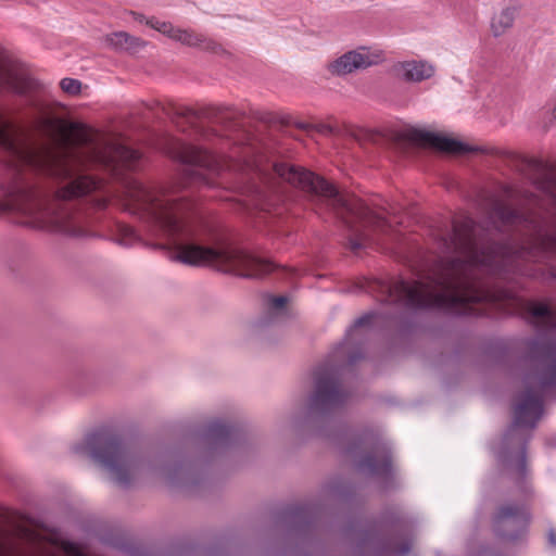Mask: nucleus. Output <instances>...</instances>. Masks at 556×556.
Returning <instances> with one entry per match:
<instances>
[{"label": "nucleus", "mask_w": 556, "mask_h": 556, "mask_svg": "<svg viewBox=\"0 0 556 556\" xmlns=\"http://www.w3.org/2000/svg\"><path fill=\"white\" fill-rule=\"evenodd\" d=\"M341 400L338 382L332 379H318L314 402L323 405H334Z\"/></svg>", "instance_id": "dca6fc26"}, {"label": "nucleus", "mask_w": 556, "mask_h": 556, "mask_svg": "<svg viewBox=\"0 0 556 556\" xmlns=\"http://www.w3.org/2000/svg\"><path fill=\"white\" fill-rule=\"evenodd\" d=\"M371 317H372V315H365V316L358 318L356 320L354 327L357 328V327H362V326L369 324Z\"/></svg>", "instance_id": "393cba45"}, {"label": "nucleus", "mask_w": 556, "mask_h": 556, "mask_svg": "<svg viewBox=\"0 0 556 556\" xmlns=\"http://www.w3.org/2000/svg\"><path fill=\"white\" fill-rule=\"evenodd\" d=\"M212 430H213L214 434L218 438L228 435V433H229V428L226 427L225 425H219V424L215 425Z\"/></svg>", "instance_id": "b1692460"}, {"label": "nucleus", "mask_w": 556, "mask_h": 556, "mask_svg": "<svg viewBox=\"0 0 556 556\" xmlns=\"http://www.w3.org/2000/svg\"><path fill=\"white\" fill-rule=\"evenodd\" d=\"M287 301L288 299L283 295L268 296L267 305L271 312L279 314L285 309Z\"/></svg>", "instance_id": "412c9836"}, {"label": "nucleus", "mask_w": 556, "mask_h": 556, "mask_svg": "<svg viewBox=\"0 0 556 556\" xmlns=\"http://www.w3.org/2000/svg\"><path fill=\"white\" fill-rule=\"evenodd\" d=\"M447 249L455 255L450 261H441L426 281L400 280L390 287L392 300L408 307H437L456 314H476L470 305L491 298L476 271L495 268L500 264V249L481 245L470 219L454 226Z\"/></svg>", "instance_id": "f03ea898"}, {"label": "nucleus", "mask_w": 556, "mask_h": 556, "mask_svg": "<svg viewBox=\"0 0 556 556\" xmlns=\"http://www.w3.org/2000/svg\"><path fill=\"white\" fill-rule=\"evenodd\" d=\"M410 549V546L408 544H405L400 551H399V554L400 555H405L409 552Z\"/></svg>", "instance_id": "cd10ccee"}, {"label": "nucleus", "mask_w": 556, "mask_h": 556, "mask_svg": "<svg viewBox=\"0 0 556 556\" xmlns=\"http://www.w3.org/2000/svg\"><path fill=\"white\" fill-rule=\"evenodd\" d=\"M507 536H508L509 539H515V538H516V536H515V535H513V534H508Z\"/></svg>", "instance_id": "7c9ffc66"}, {"label": "nucleus", "mask_w": 556, "mask_h": 556, "mask_svg": "<svg viewBox=\"0 0 556 556\" xmlns=\"http://www.w3.org/2000/svg\"><path fill=\"white\" fill-rule=\"evenodd\" d=\"M124 238L121 240L122 244L130 245L138 239L136 231L130 227L123 228Z\"/></svg>", "instance_id": "4be33fe9"}, {"label": "nucleus", "mask_w": 556, "mask_h": 556, "mask_svg": "<svg viewBox=\"0 0 556 556\" xmlns=\"http://www.w3.org/2000/svg\"><path fill=\"white\" fill-rule=\"evenodd\" d=\"M531 314L534 318L548 328H556V314L548 308L547 305L542 303L532 304L530 307Z\"/></svg>", "instance_id": "f3484780"}, {"label": "nucleus", "mask_w": 556, "mask_h": 556, "mask_svg": "<svg viewBox=\"0 0 556 556\" xmlns=\"http://www.w3.org/2000/svg\"><path fill=\"white\" fill-rule=\"evenodd\" d=\"M60 86L64 92L71 94V96L78 94L81 89V83L78 79L68 78V77L63 78L60 81Z\"/></svg>", "instance_id": "aec40b11"}, {"label": "nucleus", "mask_w": 556, "mask_h": 556, "mask_svg": "<svg viewBox=\"0 0 556 556\" xmlns=\"http://www.w3.org/2000/svg\"><path fill=\"white\" fill-rule=\"evenodd\" d=\"M520 9L521 5L518 1L510 0L495 11L490 22L491 34L494 37H501L507 34L514 27Z\"/></svg>", "instance_id": "f8f14e48"}, {"label": "nucleus", "mask_w": 556, "mask_h": 556, "mask_svg": "<svg viewBox=\"0 0 556 556\" xmlns=\"http://www.w3.org/2000/svg\"><path fill=\"white\" fill-rule=\"evenodd\" d=\"M125 208L149 226L151 235L169 245V258L190 266H214L240 277L256 278L273 270L271 263L229 245L204 247L188 215L189 204L163 190L129 179L124 188Z\"/></svg>", "instance_id": "f257e3e1"}, {"label": "nucleus", "mask_w": 556, "mask_h": 556, "mask_svg": "<svg viewBox=\"0 0 556 556\" xmlns=\"http://www.w3.org/2000/svg\"><path fill=\"white\" fill-rule=\"evenodd\" d=\"M394 75L406 83H421L432 78L435 66L425 59H410L396 62L393 65Z\"/></svg>", "instance_id": "9b49d317"}, {"label": "nucleus", "mask_w": 556, "mask_h": 556, "mask_svg": "<svg viewBox=\"0 0 556 556\" xmlns=\"http://www.w3.org/2000/svg\"><path fill=\"white\" fill-rule=\"evenodd\" d=\"M76 454L91 457L119 486H129L154 471L152 460L118 437L100 430L74 446Z\"/></svg>", "instance_id": "39448f33"}, {"label": "nucleus", "mask_w": 556, "mask_h": 556, "mask_svg": "<svg viewBox=\"0 0 556 556\" xmlns=\"http://www.w3.org/2000/svg\"><path fill=\"white\" fill-rule=\"evenodd\" d=\"M101 42L105 48L115 51L128 52L137 51L146 45L142 39L131 36L126 31H115L108 34L102 37Z\"/></svg>", "instance_id": "2eb2a0df"}, {"label": "nucleus", "mask_w": 556, "mask_h": 556, "mask_svg": "<svg viewBox=\"0 0 556 556\" xmlns=\"http://www.w3.org/2000/svg\"><path fill=\"white\" fill-rule=\"evenodd\" d=\"M274 172L289 184L302 190L324 198L337 212L350 229V248L353 251L371 243L370 230L386 232L391 227V220L371 211L355 195L340 193L334 186L312 172L288 164H274Z\"/></svg>", "instance_id": "20e7f679"}, {"label": "nucleus", "mask_w": 556, "mask_h": 556, "mask_svg": "<svg viewBox=\"0 0 556 556\" xmlns=\"http://www.w3.org/2000/svg\"><path fill=\"white\" fill-rule=\"evenodd\" d=\"M0 150L10 167L8 180L0 184V215L10 213L23 226L56 232V198L43 197L36 184L37 175L56 179V152L33 146L1 117Z\"/></svg>", "instance_id": "7ed1b4c3"}, {"label": "nucleus", "mask_w": 556, "mask_h": 556, "mask_svg": "<svg viewBox=\"0 0 556 556\" xmlns=\"http://www.w3.org/2000/svg\"><path fill=\"white\" fill-rule=\"evenodd\" d=\"M495 216L504 224H516L520 216L507 206L501 205L495 208Z\"/></svg>", "instance_id": "a211bd4d"}, {"label": "nucleus", "mask_w": 556, "mask_h": 556, "mask_svg": "<svg viewBox=\"0 0 556 556\" xmlns=\"http://www.w3.org/2000/svg\"><path fill=\"white\" fill-rule=\"evenodd\" d=\"M543 414L541 394L539 391L529 388L519 399L514 409V422L510 431L517 428L535 427Z\"/></svg>", "instance_id": "9d476101"}, {"label": "nucleus", "mask_w": 556, "mask_h": 556, "mask_svg": "<svg viewBox=\"0 0 556 556\" xmlns=\"http://www.w3.org/2000/svg\"><path fill=\"white\" fill-rule=\"evenodd\" d=\"M132 15H134L135 20L140 23H146V21L148 20L147 17H144L143 15L138 14V13H132Z\"/></svg>", "instance_id": "bb28decb"}, {"label": "nucleus", "mask_w": 556, "mask_h": 556, "mask_svg": "<svg viewBox=\"0 0 556 556\" xmlns=\"http://www.w3.org/2000/svg\"><path fill=\"white\" fill-rule=\"evenodd\" d=\"M146 24L149 25L151 28L160 31L161 34L167 36L168 38L179 41L187 46L198 47L201 46V43L203 42V38L200 35L188 29L175 27L168 22L151 17L150 20L146 21Z\"/></svg>", "instance_id": "ddd939ff"}, {"label": "nucleus", "mask_w": 556, "mask_h": 556, "mask_svg": "<svg viewBox=\"0 0 556 556\" xmlns=\"http://www.w3.org/2000/svg\"><path fill=\"white\" fill-rule=\"evenodd\" d=\"M0 556H88L83 548L72 542L56 538L45 539L36 534L31 536L30 552L20 554L0 544Z\"/></svg>", "instance_id": "6e6552de"}, {"label": "nucleus", "mask_w": 556, "mask_h": 556, "mask_svg": "<svg viewBox=\"0 0 556 556\" xmlns=\"http://www.w3.org/2000/svg\"><path fill=\"white\" fill-rule=\"evenodd\" d=\"M409 141L415 144L433 148L442 152L462 154L469 152L468 146L452 137L427 129L412 128L406 134Z\"/></svg>", "instance_id": "1a4fd4ad"}, {"label": "nucleus", "mask_w": 556, "mask_h": 556, "mask_svg": "<svg viewBox=\"0 0 556 556\" xmlns=\"http://www.w3.org/2000/svg\"><path fill=\"white\" fill-rule=\"evenodd\" d=\"M529 518L530 515L523 507L503 506L494 517V525L497 531L501 528H525Z\"/></svg>", "instance_id": "4468645a"}, {"label": "nucleus", "mask_w": 556, "mask_h": 556, "mask_svg": "<svg viewBox=\"0 0 556 556\" xmlns=\"http://www.w3.org/2000/svg\"><path fill=\"white\" fill-rule=\"evenodd\" d=\"M383 59L382 50L361 46L330 61L326 65V70L332 76L342 77L378 65Z\"/></svg>", "instance_id": "423d86ee"}, {"label": "nucleus", "mask_w": 556, "mask_h": 556, "mask_svg": "<svg viewBox=\"0 0 556 556\" xmlns=\"http://www.w3.org/2000/svg\"><path fill=\"white\" fill-rule=\"evenodd\" d=\"M541 189L548 194L556 205V180H547L541 185Z\"/></svg>", "instance_id": "5701e85b"}, {"label": "nucleus", "mask_w": 556, "mask_h": 556, "mask_svg": "<svg viewBox=\"0 0 556 556\" xmlns=\"http://www.w3.org/2000/svg\"><path fill=\"white\" fill-rule=\"evenodd\" d=\"M548 540L553 546H556V533L553 530L548 533Z\"/></svg>", "instance_id": "a878e982"}, {"label": "nucleus", "mask_w": 556, "mask_h": 556, "mask_svg": "<svg viewBox=\"0 0 556 556\" xmlns=\"http://www.w3.org/2000/svg\"><path fill=\"white\" fill-rule=\"evenodd\" d=\"M388 215L391 216V215H395V211L394 208H391V211L388 212Z\"/></svg>", "instance_id": "c756f323"}, {"label": "nucleus", "mask_w": 556, "mask_h": 556, "mask_svg": "<svg viewBox=\"0 0 556 556\" xmlns=\"http://www.w3.org/2000/svg\"><path fill=\"white\" fill-rule=\"evenodd\" d=\"M362 467H366L369 472L372 473H380V472H387L390 467L389 459H386L381 465H379L375 458L368 457L361 464Z\"/></svg>", "instance_id": "6ab92c4d"}, {"label": "nucleus", "mask_w": 556, "mask_h": 556, "mask_svg": "<svg viewBox=\"0 0 556 556\" xmlns=\"http://www.w3.org/2000/svg\"><path fill=\"white\" fill-rule=\"evenodd\" d=\"M552 382H553V381L541 380V382H540V383H541V386H542V387H544V386L549 384V383H552Z\"/></svg>", "instance_id": "c85d7f7f"}, {"label": "nucleus", "mask_w": 556, "mask_h": 556, "mask_svg": "<svg viewBox=\"0 0 556 556\" xmlns=\"http://www.w3.org/2000/svg\"><path fill=\"white\" fill-rule=\"evenodd\" d=\"M181 161L199 165L201 167H207L212 170H219L226 168L229 170H242V172H254L257 175H263L266 170L261 164L260 157H253L244 161L230 160L223 162L217 160L210 152L195 148V147H184L181 153L178 155Z\"/></svg>", "instance_id": "0eeeda50"}]
</instances>
